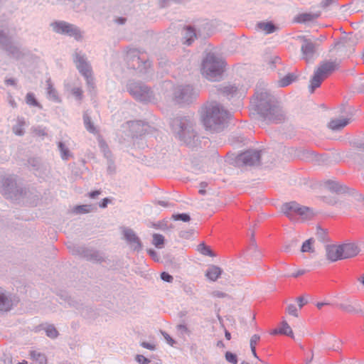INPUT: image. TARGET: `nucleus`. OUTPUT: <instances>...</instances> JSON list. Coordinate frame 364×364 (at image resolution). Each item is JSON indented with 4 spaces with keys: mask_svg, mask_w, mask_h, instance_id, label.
Segmentation results:
<instances>
[{
    "mask_svg": "<svg viewBox=\"0 0 364 364\" xmlns=\"http://www.w3.org/2000/svg\"><path fill=\"white\" fill-rule=\"evenodd\" d=\"M251 106L265 121L269 122H280L284 118V113L274 96L267 89L256 91L251 101Z\"/></svg>",
    "mask_w": 364,
    "mask_h": 364,
    "instance_id": "nucleus-1",
    "label": "nucleus"
},
{
    "mask_svg": "<svg viewBox=\"0 0 364 364\" xmlns=\"http://www.w3.org/2000/svg\"><path fill=\"white\" fill-rule=\"evenodd\" d=\"M228 115V111L216 102L207 103L200 110V118L203 125L212 132L223 130Z\"/></svg>",
    "mask_w": 364,
    "mask_h": 364,
    "instance_id": "nucleus-2",
    "label": "nucleus"
},
{
    "mask_svg": "<svg viewBox=\"0 0 364 364\" xmlns=\"http://www.w3.org/2000/svg\"><path fill=\"white\" fill-rule=\"evenodd\" d=\"M172 131L179 140L189 146H195L198 134L193 122L186 118H176L171 122Z\"/></svg>",
    "mask_w": 364,
    "mask_h": 364,
    "instance_id": "nucleus-3",
    "label": "nucleus"
},
{
    "mask_svg": "<svg viewBox=\"0 0 364 364\" xmlns=\"http://www.w3.org/2000/svg\"><path fill=\"white\" fill-rule=\"evenodd\" d=\"M224 65L225 62L222 58L208 53L203 60L201 73L208 80L217 81L222 76Z\"/></svg>",
    "mask_w": 364,
    "mask_h": 364,
    "instance_id": "nucleus-4",
    "label": "nucleus"
},
{
    "mask_svg": "<svg viewBox=\"0 0 364 364\" xmlns=\"http://www.w3.org/2000/svg\"><path fill=\"white\" fill-rule=\"evenodd\" d=\"M338 68V63L336 60L321 62L315 69L314 75L310 80L309 91L314 92L315 89L320 87L321 82Z\"/></svg>",
    "mask_w": 364,
    "mask_h": 364,
    "instance_id": "nucleus-5",
    "label": "nucleus"
},
{
    "mask_svg": "<svg viewBox=\"0 0 364 364\" xmlns=\"http://www.w3.org/2000/svg\"><path fill=\"white\" fill-rule=\"evenodd\" d=\"M51 27L57 33L73 37L77 41L82 38V31L74 24L65 21H56L51 24Z\"/></svg>",
    "mask_w": 364,
    "mask_h": 364,
    "instance_id": "nucleus-6",
    "label": "nucleus"
},
{
    "mask_svg": "<svg viewBox=\"0 0 364 364\" xmlns=\"http://www.w3.org/2000/svg\"><path fill=\"white\" fill-rule=\"evenodd\" d=\"M197 95V91L189 85H178L173 90V98L178 104L189 103L196 97Z\"/></svg>",
    "mask_w": 364,
    "mask_h": 364,
    "instance_id": "nucleus-7",
    "label": "nucleus"
},
{
    "mask_svg": "<svg viewBox=\"0 0 364 364\" xmlns=\"http://www.w3.org/2000/svg\"><path fill=\"white\" fill-rule=\"evenodd\" d=\"M74 63L79 72L86 78L88 84L92 81V68L86 55L82 51L75 50L73 54Z\"/></svg>",
    "mask_w": 364,
    "mask_h": 364,
    "instance_id": "nucleus-8",
    "label": "nucleus"
},
{
    "mask_svg": "<svg viewBox=\"0 0 364 364\" xmlns=\"http://www.w3.org/2000/svg\"><path fill=\"white\" fill-rule=\"evenodd\" d=\"M127 90L136 100L141 102H148L151 98V92L149 88L141 82H129Z\"/></svg>",
    "mask_w": 364,
    "mask_h": 364,
    "instance_id": "nucleus-9",
    "label": "nucleus"
},
{
    "mask_svg": "<svg viewBox=\"0 0 364 364\" xmlns=\"http://www.w3.org/2000/svg\"><path fill=\"white\" fill-rule=\"evenodd\" d=\"M1 183V191L6 198L11 200H18L19 198L21 191L18 188L16 179L13 176L4 178Z\"/></svg>",
    "mask_w": 364,
    "mask_h": 364,
    "instance_id": "nucleus-10",
    "label": "nucleus"
},
{
    "mask_svg": "<svg viewBox=\"0 0 364 364\" xmlns=\"http://www.w3.org/2000/svg\"><path fill=\"white\" fill-rule=\"evenodd\" d=\"M260 153L257 150H247L237 157L236 161L238 164L245 166H256L259 164Z\"/></svg>",
    "mask_w": 364,
    "mask_h": 364,
    "instance_id": "nucleus-11",
    "label": "nucleus"
},
{
    "mask_svg": "<svg viewBox=\"0 0 364 364\" xmlns=\"http://www.w3.org/2000/svg\"><path fill=\"white\" fill-rule=\"evenodd\" d=\"M126 59L131 68L133 69H139L140 71L150 66V63L144 61L139 56V51L135 49L129 50L127 53Z\"/></svg>",
    "mask_w": 364,
    "mask_h": 364,
    "instance_id": "nucleus-12",
    "label": "nucleus"
},
{
    "mask_svg": "<svg viewBox=\"0 0 364 364\" xmlns=\"http://www.w3.org/2000/svg\"><path fill=\"white\" fill-rule=\"evenodd\" d=\"M0 47L6 50L13 57L18 58L21 55L18 48L14 44L11 38L0 31Z\"/></svg>",
    "mask_w": 364,
    "mask_h": 364,
    "instance_id": "nucleus-13",
    "label": "nucleus"
},
{
    "mask_svg": "<svg viewBox=\"0 0 364 364\" xmlns=\"http://www.w3.org/2000/svg\"><path fill=\"white\" fill-rule=\"evenodd\" d=\"M301 52L303 60L306 62L313 60L316 57V44L309 39L303 38Z\"/></svg>",
    "mask_w": 364,
    "mask_h": 364,
    "instance_id": "nucleus-14",
    "label": "nucleus"
},
{
    "mask_svg": "<svg viewBox=\"0 0 364 364\" xmlns=\"http://www.w3.org/2000/svg\"><path fill=\"white\" fill-rule=\"evenodd\" d=\"M123 235L131 249L136 251H139L141 249V241L132 230L125 228L123 230Z\"/></svg>",
    "mask_w": 364,
    "mask_h": 364,
    "instance_id": "nucleus-15",
    "label": "nucleus"
},
{
    "mask_svg": "<svg viewBox=\"0 0 364 364\" xmlns=\"http://www.w3.org/2000/svg\"><path fill=\"white\" fill-rule=\"evenodd\" d=\"M127 126L130 129L132 136H141L145 134L149 126L141 121H130L127 122Z\"/></svg>",
    "mask_w": 364,
    "mask_h": 364,
    "instance_id": "nucleus-16",
    "label": "nucleus"
},
{
    "mask_svg": "<svg viewBox=\"0 0 364 364\" xmlns=\"http://www.w3.org/2000/svg\"><path fill=\"white\" fill-rule=\"evenodd\" d=\"M326 258L331 262H336L343 259L341 245H329L326 247Z\"/></svg>",
    "mask_w": 364,
    "mask_h": 364,
    "instance_id": "nucleus-17",
    "label": "nucleus"
},
{
    "mask_svg": "<svg viewBox=\"0 0 364 364\" xmlns=\"http://www.w3.org/2000/svg\"><path fill=\"white\" fill-rule=\"evenodd\" d=\"M343 259H348L356 256L360 249L354 243H344L341 245Z\"/></svg>",
    "mask_w": 364,
    "mask_h": 364,
    "instance_id": "nucleus-18",
    "label": "nucleus"
},
{
    "mask_svg": "<svg viewBox=\"0 0 364 364\" xmlns=\"http://www.w3.org/2000/svg\"><path fill=\"white\" fill-rule=\"evenodd\" d=\"M324 188L332 193L338 194L345 193L347 192V187L340 183L338 181L333 180H328L323 183Z\"/></svg>",
    "mask_w": 364,
    "mask_h": 364,
    "instance_id": "nucleus-19",
    "label": "nucleus"
},
{
    "mask_svg": "<svg viewBox=\"0 0 364 364\" xmlns=\"http://www.w3.org/2000/svg\"><path fill=\"white\" fill-rule=\"evenodd\" d=\"M13 306L10 296L2 288H0V312L8 311Z\"/></svg>",
    "mask_w": 364,
    "mask_h": 364,
    "instance_id": "nucleus-20",
    "label": "nucleus"
},
{
    "mask_svg": "<svg viewBox=\"0 0 364 364\" xmlns=\"http://www.w3.org/2000/svg\"><path fill=\"white\" fill-rule=\"evenodd\" d=\"M299 208V203L295 201H291L282 205L281 210L289 219L293 220L294 215L297 214Z\"/></svg>",
    "mask_w": 364,
    "mask_h": 364,
    "instance_id": "nucleus-21",
    "label": "nucleus"
},
{
    "mask_svg": "<svg viewBox=\"0 0 364 364\" xmlns=\"http://www.w3.org/2000/svg\"><path fill=\"white\" fill-rule=\"evenodd\" d=\"M351 121L350 118H341L331 119L328 124V127L334 132H338L344 128Z\"/></svg>",
    "mask_w": 364,
    "mask_h": 364,
    "instance_id": "nucleus-22",
    "label": "nucleus"
},
{
    "mask_svg": "<svg viewBox=\"0 0 364 364\" xmlns=\"http://www.w3.org/2000/svg\"><path fill=\"white\" fill-rule=\"evenodd\" d=\"M220 90L222 93L228 97H232L234 96H238L240 97L245 93V90H239L237 87L232 85L224 86Z\"/></svg>",
    "mask_w": 364,
    "mask_h": 364,
    "instance_id": "nucleus-23",
    "label": "nucleus"
},
{
    "mask_svg": "<svg viewBox=\"0 0 364 364\" xmlns=\"http://www.w3.org/2000/svg\"><path fill=\"white\" fill-rule=\"evenodd\" d=\"M223 270L216 265H210L205 272V277L212 282L216 281L221 275Z\"/></svg>",
    "mask_w": 364,
    "mask_h": 364,
    "instance_id": "nucleus-24",
    "label": "nucleus"
},
{
    "mask_svg": "<svg viewBox=\"0 0 364 364\" xmlns=\"http://www.w3.org/2000/svg\"><path fill=\"white\" fill-rule=\"evenodd\" d=\"M46 82L47 97L53 102H59L60 98L56 90L53 87L50 78L47 79Z\"/></svg>",
    "mask_w": 364,
    "mask_h": 364,
    "instance_id": "nucleus-25",
    "label": "nucleus"
},
{
    "mask_svg": "<svg viewBox=\"0 0 364 364\" xmlns=\"http://www.w3.org/2000/svg\"><path fill=\"white\" fill-rule=\"evenodd\" d=\"M197 34L196 31L191 26H187L183 30V38L184 39V43L189 46L196 38Z\"/></svg>",
    "mask_w": 364,
    "mask_h": 364,
    "instance_id": "nucleus-26",
    "label": "nucleus"
},
{
    "mask_svg": "<svg viewBox=\"0 0 364 364\" xmlns=\"http://www.w3.org/2000/svg\"><path fill=\"white\" fill-rule=\"evenodd\" d=\"M30 356L33 364H47L46 356L38 350H31Z\"/></svg>",
    "mask_w": 364,
    "mask_h": 364,
    "instance_id": "nucleus-27",
    "label": "nucleus"
},
{
    "mask_svg": "<svg viewBox=\"0 0 364 364\" xmlns=\"http://www.w3.org/2000/svg\"><path fill=\"white\" fill-rule=\"evenodd\" d=\"M73 254L79 255L87 259H93L95 253L91 250L86 249L84 247H77L76 249L72 250Z\"/></svg>",
    "mask_w": 364,
    "mask_h": 364,
    "instance_id": "nucleus-28",
    "label": "nucleus"
},
{
    "mask_svg": "<svg viewBox=\"0 0 364 364\" xmlns=\"http://www.w3.org/2000/svg\"><path fill=\"white\" fill-rule=\"evenodd\" d=\"M26 126V121L22 117H18L16 120V124L13 127V132L15 134L22 136L24 134V127Z\"/></svg>",
    "mask_w": 364,
    "mask_h": 364,
    "instance_id": "nucleus-29",
    "label": "nucleus"
},
{
    "mask_svg": "<svg viewBox=\"0 0 364 364\" xmlns=\"http://www.w3.org/2000/svg\"><path fill=\"white\" fill-rule=\"evenodd\" d=\"M296 215H300L301 218L304 220H308L314 216V213L313 210L310 209L309 208L306 206H301L299 205V208Z\"/></svg>",
    "mask_w": 364,
    "mask_h": 364,
    "instance_id": "nucleus-30",
    "label": "nucleus"
},
{
    "mask_svg": "<svg viewBox=\"0 0 364 364\" xmlns=\"http://www.w3.org/2000/svg\"><path fill=\"white\" fill-rule=\"evenodd\" d=\"M257 28L265 34H269L275 31L276 27L272 23L262 22L257 24Z\"/></svg>",
    "mask_w": 364,
    "mask_h": 364,
    "instance_id": "nucleus-31",
    "label": "nucleus"
},
{
    "mask_svg": "<svg viewBox=\"0 0 364 364\" xmlns=\"http://www.w3.org/2000/svg\"><path fill=\"white\" fill-rule=\"evenodd\" d=\"M93 208L92 205H80L73 208V213L75 214H85L90 213Z\"/></svg>",
    "mask_w": 364,
    "mask_h": 364,
    "instance_id": "nucleus-32",
    "label": "nucleus"
},
{
    "mask_svg": "<svg viewBox=\"0 0 364 364\" xmlns=\"http://www.w3.org/2000/svg\"><path fill=\"white\" fill-rule=\"evenodd\" d=\"M58 146L60 152V156L63 160H68L71 156L70 151L68 146L62 141L58 142Z\"/></svg>",
    "mask_w": 364,
    "mask_h": 364,
    "instance_id": "nucleus-33",
    "label": "nucleus"
},
{
    "mask_svg": "<svg viewBox=\"0 0 364 364\" xmlns=\"http://www.w3.org/2000/svg\"><path fill=\"white\" fill-rule=\"evenodd\" d=\"M278 332L280 334L287 335L289 336H291V338L294 337V334L291 330V328L290 326L287 323L286 321H283L281 324V327L278 328Z\"/></svg>",
    "mask_w": 364,
    "mask_h": 364,
    "instance_id": "nucleus-34",
    "label": "nucleus"
},
{
    "mask_svg": "<svg viewBox=\"0 0 364 364\" xmlns=\"http://www.w3.org/2000/svg\"><path fill=\"white\" fill-rule=\"evenodd\" d=\"M83 121H84L85 127L89 132L92 133V134H95L97 132L95 125L91 122L90 117L88 116V114L87 113H85L83 115Z\"/></svg>",
    "mask_w": 364,
    "mask_h": 364,
    "instance_id": "nucleus-35",
    "label": "nucleus"
},
{
    "mask_svg": "<svg viewBox=\"0 0 364 364\" xmlns=\"http://www.w3.org/2000/svg\"><path fill=\"white\" fill-rule=\"evenodd\" d=\"M343 342L341 339L336 337H331L329 341L328 348L335 351H338L341 349V346Z\"/></svg>",
    "mask_w": 364,
    "mask_h": 364,
    "instance_id": "nucleus-36",
    "label": "nucleus"
},
{
    "mask_svg": "<svg viewBox=\"0 0 364 364\" xmlns=\"http://www.w3.org/2000/svg\"><path fill=\"white\" fill-rule=\"evenodd\" d=\"M314 240L312 238L306 240L304 243L302 244L301 251L302 252H314Z\"/></svg>",
    "mask_w": 364,
    "mask_h": 364,
    "instance_id": "nucleus-37",
    "label": "nucleus"
},
{
    "mask_svg": "<svg viewBox=\"0 0 364 364\" xmlns=\"http://www.w3.org/2000/svg\"><path fill=\"white\" fill-rule=\"evenodd\" d=\"M296 80V76L293 73H289L279 80L281 87H286L290 85Z\"/></svg>",
    "mask_w": 364,
    "mask_h": 364,
    "instance_id": "nucleus-38",
    "label": "nucleus"
},
{
    "mask_svg": "<svg viewBox=\"0 0 364 364\" xmlns=\"http://www.w3.org/2000/svg\"><path fill=\"white\" fill-rule=\"evenodd\" d=\"M46 334L50 338H55L58 336V332L53 325H48L44 328Z\"/></svg>",
    "mask_w": 364,
    "mask_h": 364,
    "instance_id": "nucleus-39",
    "label": "nucleus"
},
{
    "mask_svg": "<svg viewBox=\"0 0 364 364\" xmlns=\"http://www.w3.org/2000/svg\"><path fill=\"white\" fill-rule=\"evenodd\" d=\"M198 251L203 255H207L210 257L214 256L210 247L206 246L204 243H201L198 246Z\"/></svg>",
    "mask_w": 364,
    "mask_h": 364,
    "instance_id": "nucleus-40",
    "label": "nucleus"
},
{
    "mask_svg": "<svg viewBox=\"0 0 364 364\" xmlns=\"http://www.w3.org/2000/svg\"><path fill=\"white\" fill-rule=\"evenodd\" d=\"M26 102L30 106L41 107L40 104L36 100L35 96L33 93L28 92L26 96Z\"/></svg>",
    "mask_w": 364,
    "mask_h": 364,
    "instance_id": "nucleus-41",
    "label": "nucleus"
},
{
    "mask_svg": "<svg viewBox=\"0 0 364 364\" xmlns=\"http://www.w3.org/2000/svg\"><path fill=\"white\" fill-rule=\"evenodd\" d=\"M164 242V237L160 234H154L153 244L159 248H161Z\"/></svg>",
    "mask_w": 364,
    "mask_h": 364,
    "instance_id": "nucleus-42",
    "label": "nucleus"
},
{
    "mask_svg": "<svg viewBox=\"0 0 364 364\" xmlns=\"http://www.w3.org/2000/svg\"><path fill=\"white\" fill-rule=\"evenodd\" d=\"M33 132L39 136H46L47 135L46 128L42 126H37L32 128Z\"/></svg>",
    "mask_w": 364,
    "mask_h": 364,
    "instance_id": "nucleus-43",
    "label": "nucleus"
},
{
    "mask_svg": "<svg viewBox=\"0 0 364 364\" xmlns=\"http://www.w3.org/2000/svg\"><path fill=\"white\" fill-rule=\"evenodd\" d=\"M314 18V16L313 14H302L297 17L296 21H297V22L303 23V22L312 21Z\"/></svg>",
    "mask_w": 364,
    "mask_h": 364,
    "instance_id": "nucleus-44",
    "label": "nucleus"
},
{
    "mask_svg": "<svg viewBox=\"0 0 364 364\" xmlns=\"http://www.w3.org/2000/svg\"><path fill=\"white\" fill-rule=\"evenodd\" d=\"M173 218L174 220H182L183 222H188L191 219L189 215H188L187 213L173 215Z\"/></svg>",
    "mask_w": 364,
    "mask_h": 364,
    "instance_id": "nucleus-45",
    "label": "nucleus"
},
{
    "mask_svg": "<svg viewBox=\"0 0 364 364\" xmlns=\"http://www.w3.org/2000/svg\"><path fill=\"white\" fill-rule=\"evenodd\" d=\"M339 307L341 309H343V311L348 312V313H353V312L357 311L356 308L353 304H341L339 305Z\"/></svg>",
    "mask_w": 364,
    "mask_h": 364,
    "instance_id": "nucleus-46",
    "label": "nucleus"
},
{
    "mask_svg": "<svg viewBox=\"0 0 364 364\" xmlns=\"http://www.w3.org/2000/svg\"><path fill=\"white\" fill-rule=\"evenodd\" d=\"M177 329L181 336H184L185 335L189 336L191 333L187 326L183 324L177 326Z\"/></svg>",
    "mask_w": 364,
    "mask_h": 364,
    "instance_id": "nucleus-47",
    "label": "nucleus"
},
{
    "mask_svg": "<svg viewBox=\"0 0 364 364\" xmlns=\"http://www.w3.org/2000/svg\"><path fill=\"white\" fill-rule=\"evenodd\" d=\"M225 359L229 363L236 364L237 363V355L231 352H227L225 353Z\"/></svg>",
    "mask_w": 364,
    "mask_h": 364,
    "instance_id": "nucleus-48",
    "label": "nucleus"
},
{
    "mask_svg": "<svg viewBox=\"0 0 364 364\" xmlns=\"http://www.w3.org/2000/svg\"><path fill=\"white\" fill-rule=\"evenodd\" d=\"M287 311L289 315L294 316L295 317L298 316L297 309L294 304H289L287 309Z\"/></svg>",
    "mask_w": 364,
    "mask_h": 364,
    "instance_id": "nucleus-49",
    "label": "nucleus"
},
{
    "mask_svg": "<svg viewBox=\"0 0 364 364\" xmlns=\"http://www.w3.org/2000/svg\"><path fill=\"white\" fill-rule=\"evenodd\" d=\"M135 359L139 364H149L150 363V360L142 355H137Z\"/></svg>",
    "mask_w": 364,
    "mask_h": 364,
    "instance_id": "nucleus-50",
    "label": "nucleus"
},
{
    "mask_svg": "<svg viewBox=\"0 0 364 364\" xmlns=\"http://www.w3.org/2000/svg\"><path fill=\"white\" fill-rule=\"evenodd\" d=\"M260 339V336L257 334H254L251 338H250V347H255L256 348V345L257 343V342L259 341Z\"/></svg>",
    "mask_w": 364,
    "mask_h": 364,
    "instance_id": "nucleus-51",
    "label": "nucleus"
},
{
    "mask_svg": "<svg viewBox=\"0 0 364 364\" xmlns=\"http://www.w3.org/2000/svg\"><path fill=\"white\" fill-rule=\"evenodd\" d=\"M161 279L167 282H171L173 279V277L170 275L169 274L164 272L161 274Z\"/></svg>",
    "mask_w": 364,
    "mask_h": 364,
    "instance_id": "nucleus-52",
    "label": "nucleus"
},
{
    "mask_svg": "<svg viewBox=\"0 0 364 364\" xmlns=\"http://www.w3.org/2000/svg\"><path fill=\"white\" fill-rule=\"evenodd\" d=\"M162 335L168 345L173 346L175 344V341L167 333L163 332Z\"/></svg>",
    "mask_w": 364,
    "mask_h": 364,
    "instance_id": "nucleus-53",
    "label": "nucleus"
},
{
    "mask_svg": "<svg viewBox=\"0 0 364 364\" xmlns=\"http://www.w3.org/2000/svg\"><path fill=\"white\" fill-rule=\"evenodd\" d=\"M141 346H142L144 348L154 350H155V345L154 343H147V342H142L141 343Z\"/></svg>",
    "mask_w": 364,
    "mask_h": 364,
    "instance_id": "nucleus-54",
    "label": "nucleus"
},
{
    "mask_svg": "<svg viewBox=\"0 0 364 364\" xmlns=\"http://www.w3.org/2000/svg\"><path fill=\"white\" fill-rule=\"evenodd\" d=\"M82 90L80 87H75L72 90V93L77 99H80L82 96Z\"/></svg>",
    "mask_w": 364,
    "mask_h": 364,
    "instance_id": "nucleus-55",
    "label": "nucleus"
},
{
    "mask_svg": "<svg viewBox=\"0 0 364 364\" xmlns=\"http://www.w3.org/2000/svg\"><path fill=\"white\" fill-rule=\"evenodd\" d=\"M212 296L217 298H224L227 296V294L220 291H214L212 292Z\"/></svg>",
    "mask_w": 364,
    "mask_h": 364,
    "instance_id": "nucleus-56",
    "label": "nucleus"
},
{
    "mask_svg": "<svg viewBox=\"0 0 364 364\" xmlns=\"http://www.w3.org/2000/svg\"><path fill=\"white\" fill-rule=\"evenodd\" d=\"M160 1L161 2L162 6H165L172 1L181 4L183 3L184 0H160Z\"/></svg>",
    "mask_w": 364,
    "mask_h": 364,
    "instance_id": "nucleus-57",
    "label": "nucleus"
},
{
    "mask_svg": "<svg viewBox=\"0 0 364 364\" xmlns=\"http://www.w3.org/2000/svg\"><path fill=\"white\" fill-rule=\"evenodd\" d=\"M297 302L299 307L301 309L307 303V301L305 300L304 298L301 296L297 298Z\"/></svg>",
    "mask_w": 364,
    "mask_h": 364,
    "instance_id": "nucleus-58",
    "label": "nucleus"
},
{
    "mask_svg": "<svg viewBox=\"0 0 364 364\" xmlns=\"http://www.w3.org/2000/svg\"><path fill=\"white\" fill-rule=\"evenodd\" d=\"M2 364H11L12 363V359L9 355H4V358L1 359Z\"/></svg>",
    "mask_w": 364,
    "mask_h": 364,
    "instance_id": "nucleus-59",
    "label": "nucleus"
},
{
    "mask_svg": "<svg viewBox=\"0 0 364 364\" xmlns=\"http://www.w3.org/2000/svg\"><path fill=\"white\" fill-rule=\"evenodd\" d=\"M5 83L7 85L15 86L16 85V80L14 78H7L5 80Z\"/></svg>",
    "mask_w": 364,
    "mask_h": 364,
    "instance_id": "nucleus-60",
    "label": "nucleus"
},
{
    "mask_svg": "<svg viewBox=\"0 0 364 364\" xmlns=\"http://www.w3.org/2000/svg\"><path fill=\"white\" fill-rule=\"evenodd\" d=\"M156 203L164 208H168L170 206V203L166 200H157Z\"/></svg>",
    "mask_w": 364,
    "mask_h": 364,
    "instance_id": "nucleus-61",
    "label": "nucleus"
},
{
    "mask_svg": "<svg viewBox=\"0 0 364 364\" xmlns=\"http://www.w3.org/2000/svg\"><path fill=\"white\" fill-rule=\"evenodd\" d=\"M148 253L154 260H159L157 253L156 252V251H154V250H149Z\"/></svg>",
    "mask_w": 364,
    "mask_h": 364,
    "instance_id": "nucleus-62",
    "label": "nucleus"
},
{
    "mask_svg": "<svg viewBox=\"0 0 364 364\" xmlns=\"http://www.w3.org/2000/svg\"><path fill=\"white\" fill-rule=\"evenodd\" d=\"M348 41L346 39H343L342 41H341L340 42H338L337 44H336V46L338 48H341V47H345L346 46H348Z\"/></svg>",
    "mask_w": 364,
    "mask_h": 364,
    "instance_id": "nucleus-63",
    "label": "nucleus"
},
{
    "mask_svg": "<svg viewBox=\"0 0 364 364\" xmlns=\"http://www.w3.org/2000/svg\"><path fill=\"white\" fill-rule=\"evenodd\" d=\"M108 203H109V200L108 198H104L102 203L100 204V207L104 208L107 206Z\"/></svg>",
    "mask_w": 364,
    "mask_h": 364,
    "instance_id": "nucleus-64",
    "label": "nucleus"
}]
</instances>
